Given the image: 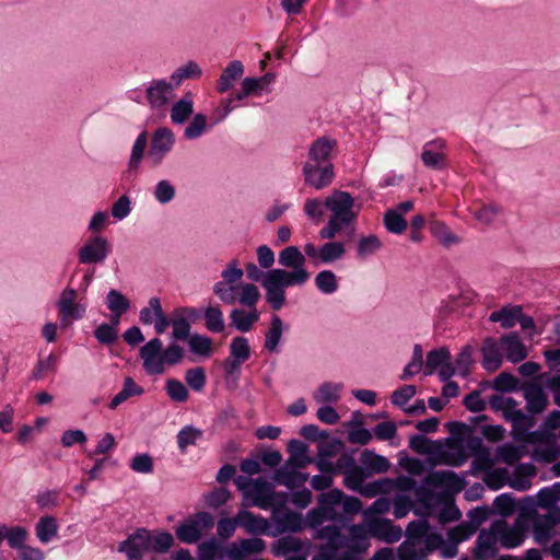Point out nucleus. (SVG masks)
Here are the masks:
<instances>
[{
    "label": "nucleus",
    "instance_id": "1",
    "mask_svg": "<svg viewBox=\"0 0 560 560\" xmlns=\"http://www.w3.org/2000/svg\"><path fill=\"white\" fill-rule=\"evenodd\" d=\"M174 545V537L166 530L137 528L119 542L118 552L126 555L127 560H142L144 552L166 553Z\"/></svg>",
    "mask_w": 560,
    "mask_h": 560
},
{
    "label": "nucleus",
    "instance_id": "2",
    "mask_svg": "<svg viewBox=\"0 0 560 560\" xmlns=\"http://www.w3.org/2000/svg\"><path fill=\"white\" fill-rule=\"evenodd\" d=\"M293 278L283 268L269 269L266 272L261 287L266 291L265 298L272 311L278 312L284 306L287 288L299 285Z\"/></svg>",
    "mask_w": 560,
    "mask_h": 560
},
{
    "label": "nucleus",
    "instance_id": "3",
    "mask_svg": "<svg viewBox=\"0 0 560 560\" xmlns=\"http://www.w3.org/2000/svg\"><path fill=\"white\" fill-rule=\"evenodd\" d=\"M342 495V490L331 489L317 497L318 506L307 513V522L312 528H319L324 522L331 521L345 525V520L337 516L338 500Z\"/></svg>",
    "mask_w": 560,
    "mask_h": 560
},
{
    "label": "nucleus",
    "instance_id": "4",
    "mask_svg": "<svg viewBox=\"0 0 560 560\" xmlns=\"http://www.w3.org/2000/svg\"><path fill=\"white\" fill-rule=\"evenodd\" d=\"M237 265V259H233L221 272L223 280L215 282L213 285V293L221 302L228 305H232L236 302L237 287L235 283L238 282L244 275V270Z\"/></svg>",
    "mask_w": 560,
    "mask_h": 560
},
{
    "label": "nucleus",
    "instance_id": "5",
    "mask_svg": "<svg viewBox=\"0 0 560 560\" xmlns=\"http://www.w3.org/2000/svg\"><path fill=\"white\" fill-rule=\"evenodd\" d=\"M305 256L298 246H288L279 253V265L291 268L290 271L287 270V273L293 276V281L299 285H303L310 278V272L305 269Z\"/></svg>",
    "mask_w": 560,
    "mask_h": 560
},
{
    "label": "nucleus",
    "instance_id": "6",
    "mask_svg": "<svg viewBox=\"0 0 560 560\" xmlns=\"http://www.w3.org/2000/svg\"><path fill=\"white\" fill-rule=\"evenodd\" d=\"M175 144L174 132L167 127H159L152 135L148 159L153 166L160 165Z\"/></svg>",
    "mask_w": 560,
    "mask_h": 560
},
{
    "label": "nucleus",
    "instance_id": "7",
    "mask_svg": "<svg viewBox=\"0 0 560 560\" xmlns=\"http://www.w3.org/2000/svg\"><path fill=\"white\" fill-rule=\"evenodd\" d=\"M325 206L332 212L331 215L343 224L351 223L355 218V213L352 211L354 199L347 191L335 190L326 198Z\"/></svg>",
    "mask_w": 560,
    "mask_h": 560
},
{
    "label": "nucleus",
    "instance_id": "8",
    "mask_svg": "<svg viewBox=\"0 0 560 560\" xmlns=\"http://www.w3.org/2000/svg\"><path fill=\"white\" fill-rule=\"evenodd\" d=\"M110 253V245L106 237L96 235L90 238L78 252L81 264H102Z\"/></svg>",
    "mask_w": 560,
    "mask_h": 560
},
{
    "label": "nucleus",
    "instance_id": "9",
    "mask_svg": "<svg viewBox=\"0 0 560 560\" xmlns=\"http://www.w3.org/2000/svg\"><path fill=\"white\" fill-rule=\"evenodd\" d=\"M163 348L159 338H153L140 349V358L143 360V369L149 375H160L164 373L165 366H162L159 353Z\"/></svg>",
    "mask_w": 560,
    "mask_h": 560
},
{
    "label": "nucleus",
    "instance_id": "10",
    "mask_svg": "<svg viewBox=\"0 0 560 560\" xmlns=\"http://www.w3.org/2000/svg\"><path fill=\"white\" fill-rule=\"evenodd\" d=\"M305 184L322 189L331 184L334 179V165L304 164L302 168Z\"/></svg>",
    "mask_w": 560,
    "mask_h": 560
},
{
    "label": "nucleus",
    "instance_id": "11",
    "mask_svg": "<svg viewBox=\"0 0 560 560\" xmlns=\"http://www.w3.org/2000/svg\"><path fill=\"white\" fill-rule=\"evenodd\" d=\"M337 141L330 139L329 137H319L315 141L312 142L308 149V159L310 162L305 164H317V165H327L332 164L331 162V153L334 148L336 147Z\"/></svg>",
    "mask_w": 560,
    "mask_h": 560
},
{
    "label": "nucleus",
    "instance_id": "12",
    "mask_svg": "<svg viewBox=\"0 0 560 560\" xmlns=\"http://www.w3.org/2000/svg\"><path fill=\"white\" fill-rule=\"evenodd\" d=\"M77 291L72 288H66L57 302V306L61 316V322L68 319H80L83 317L84 308L75 303Z\"/></svg>",
    "mask_w": 560,
    "mask_h": 560
},
{
    "label": "nucleus",
    "instance_id": "13",
    "mask_svg": "<svg viewBox=\"0 0 560 560\" xmlns=\"http://www.w3.org/2000/svg\"><path fill=\"white\" fill-rule=\"evenodd\" d=\"M359 460L369 478L376 474H385L390 467V463L385 456L369 448L362 451Z\"/></svg>",
    "mask_w": 560,
    "mask_h": 560
},
{
    "label": "nucleus",
    "instance_id": "14",
    "mask_svg": "<svg viewBox=\"0 0 560 560\" xmlns=\"http://www.w3.org/2000/svg\"><path fill=\"white\" fill-rule=\"evenodd\" d=\"M527 411L530 415L542 412L548 406V398L538 383H529L523 388Z\"/></svg>",
    "mask_w": 560,
    "mask_h": 560
},
{
    "label": "nucleus",
    "instance_id": "15",
    "mask_svg": "<svg viewBox=\"0 0 560 560\" xmlns=\"http://www.w3.org/2000/svg\"><path fill=\"white\" fill-rule=\"evenodd\" d=\"M273 520H275L277 529L280 533H287V532L296 533L303 528L302 515L299 512L290 511L287 508L275 509L273 510Z\"/></svg>",
    "mask_w": 560,
    "mask_h": 560
},
{
    "label": "nucleus",
    "instance_id": "16",
    "mask_svg": "<svg viewBox=\"0 0 560 560\" xmlns=\"http://www.w3.org/2000/svg\"><path fill=\"white\" fill-rule=\"evenodd\" d=\"M370 533L372 536L384 540L387 544H393L401 538L402 530L399 526L394 525L387 518L375 520L370 524Z\"/></svg>",
    "mask_w": 560,
    "mask_h": 560
},
{
    "label": "nucleus",
    "instance_id": "17",
    "mask_svg": "<svg viewBox=\"0 0 560 560\" xmlns=\"http://www.w3.org/2000/svg\"><path fill=\"white\" fill-rule=\"evenodd\" d=\"M497 535L498 534L494 530L491 532L482 529L479 533L474 550V557L476 560H487L497 555Z\"/></svg>",
    "mask_w": 560,
    "mask_h": 560
},
{
    "label": "nucleus",
    "instance_id": "18",
    "mask_svg": "<svg viewBox=\"0 0 560 560\" xmlns=\"http://www.w3.org/2000/svg\"><path fill=\"white\" fill-rule=\"evenodd\" d=\"M428 481L435 487H445L454 492L462 491L466 485L465 479L452 470L433 471Z\"/></svg>",
    "mask_w": 560,
    "mask_h": 560
},
{
    "label": "nucleus",
    "instance_id": "19",
    "mask_svg": "<svg viewBox=\"0 0 560 560\" xmlns=\"http://www.w3.org/2000/svg\"><path fill=\"white\" fill-rule=\"evenodd\" d=\"M289 458L285 460L294 465L299 469L305 468L308 464L314 462V458L308 456V446L306 443L292 439L288 443Z\"/></svg>",
    "mask_w": 560,
    "mask_h": 560
},
{
    "label": "nucleus",
    "instance_id": "20",
    "mask_svg": "<svg viewBox=\"0 0 560 560\" xmlns=\"http://www.w3.org/2000/svg\"><path fill=\"white\" fill-rule=\"evenodd\" d=\"M283 331L284 324L281 317L277 314H272L269 328L265 334L264 348L271 353H278Z\"/></svg>",
    "mask_w": 560,
    "mask_h": 560
},
{
    "label": "nucleus",
    "instance_id": "21",
    "mask_svg": "<svg viewBox=\"0 0 560 560\" xmlns=\"http://www.w3.org/2000/svg\"><path fill=\"white\" fill-rule=\"evenodd\" d=\"M237 523L249 534H265L269 528V523L266 518L255 515L249 511H240L237 514Z\"/></svg>",
    "mask_w": 560,
    "mask_h": 560
},
{
    "label": "nucleus",
    "instance_id": "22",
    "mask_svg": "<svg viewBox=\"0 0 560 560\" xmlns=\"http://www.w3.org/2000/svg\"><path fill=\"white\" fill-rule=\"evenodd\" d=\"M482 366L488 372H494L502 365V355L497 341L493 338H487L481 348Z\"/></svg>",
    "mask_w": 560,
    "mask_h": 560
},
{
    "label": "nucleus",
    "instance_id": "23",
    "mask_svg": "<svg viewBox=\"0 0 560 560\" xmlns=\"http://www.w3.org/2000/svg\"><path fill=\"white\" fill-rule=\"evenodd\" d=\"M501 342L505 346V355L510 362L518 363L527 357L526 347L516 332L502 336Z\"/></svg>",
    "mask_w": 560,
    "mask_h": 560
},
{
    "label": "nucleus",
    "instance_id": "24",
    "mask_svg": "<svg viewBox=\"0 0 560 560\" xmlns=\"http://www.w3.org/2000/svg\"><path fill=\"white\" fill-rule=\"evenodd\" d=\"M492 528L500 535L501 544L508 549L515 548L523 542V533L520 528L508 527L504 521H497L493 523Z\"/></svg>",
    "mask_w": 560,
    "mask_h": 560
},
{
    "label": "nucleus",
    "instance_id": "25",
    "mask_svg": "<svg viewBox=\"0 0 560 560\" xmlns=\"http://www.w3.org/2000/svg\"><path fill=\"white\" fill-rule=\"evenodd\" d=\"M174 83L166 80H154L147 90V98L152 106H162L168 100Z\"/></svg>",
    "mask_w": 560,
    "mask_h": 560
},
{
    "label": "nucleus",
    "instance_id": "26",
    "mask_svg": "<svg viewBox=\"0 0 560 560\" xmlns=\"http://www.w3.org/2000/svg\"><path fill=\"white\" fill-rule=\"evenodd\" d=\"M244 73V66L240 60L231 61L222 71L218 81L217 90L219 93H225L234 86V81Z\"/></svg>",
    "mask_w": 560,
    "mask_h": 560
},
{
    "label": "nucleus",
    "instance_id": "27",
    "mask_svg": "<svg viewBox=\"0 0 560 560\" xmlns=\"http://www.w3.org/2000/svg\"><path fill=\"white\" fill-rule=\"evenodd\" d=\"M58 522L52 515L40 516L35 525V534L42 544L50 542L58 534Z\"/></svg>",
    "mask_w": 560,
    "mask_h": 560
},
{
    "label": "nucleus",
    "instance_id": "28",
    "mask_svg": "<svg viewBox=\"0 0 560 560\" xmlns=\"http://www.w3.org/2000/svg\"><path fill=\"white\" fill-rule=\"evenodd\" d=\"M361 510V500L353 495H347L342 491V495L338 500L337 516H340L341 520H345V525H348L352 517L359 514Z\"/></svg>",
    "mask_w": 560,
    "mask_h": 560
},
{
    "label": "nucleus",
    "instance_id": "29",
    "mask_svg": "<svg viewBox=\"0 0 560 560\" xmlns=\"http://www.w3.org/2000/svg\"><path fill=\"white\" fill-rule=\"evenodd\" d=\"M254 489L256 493L255 504L257 506L266 509L271 505L276 495L272 483L268 482L264 478H257L254 480Z\"/></svg>",
    "mask_w": 560,
    "mask_h": 560
},
{
    "label": "nucleus",
    "instance_id": "30",
    "mask_svg": "<svg viewBox=\"0 0 560 560\" xmlns=\"http://www.w3.org/2000/svg\"><path fill=\"white\" fill-rule=\"evenodd\" d=\"M533 415H526L523 410L513 407L511 411L505 415V420L512 422L513 430L521 435H526L528 429L534 425Z\"/></svg>",
    "mask_w": 560,
    "mask_h": 560
},
{
    "label": "nucleus",
    "instance_id": "31",
    "mask_svg": "<svg viewBox=\"0 0 560 560\" xmlns=\"http://www.w3.org/2000/svg\"><path fill=\"white\" fill-rule=\"evenodd\" d=\"M341 383L324 382L314 395L318 404H336L340 399Z\"/></svg>",
    "mask_w": 560,
    "mask_h": 560
},
{
    "label": "nucleus",
    "instance_id": "32",
    "mask_svg": "<svg viewBox=\"0 0 560 560\" xmlns=\"http://www.w3.org/2000/svg\"><path fill=\"white\" fill-rule=\"evenodd\" d=\"M144 393V389L137 385L131 376H127L124 381L122 389L114 396L109 402L110 409H116L120 404L126 401L132 396H140Z\"/></svg>",
    "mask_w": 560,
    "mask_h": 560
},
{
    "label": "nucleus",
    "instance_id": "33",
    "mask_svg": "<svg viewBox=\"0 0 560 560\" xmlns=\"http://www.w3.org/2000/svg\"><path fill=\"white\" fill-rule=\"evenodd\" d=\"M5 539L11 549L23 552L24 548H32V546L25 545L28 537V532L23 526H8L5 529Z\"/></svg>",
    "mask_w": 560,
    "mask_h": 560
},
{
    "label": "nucleus",
    "instance_id": "34",
    "mask_svg": "<svg viewBox=\"0 0 560 560\" xmlns=\"http://www.w3.org/2000/svg\"><path fill=\"white\" fill-rule=\"evenodd\" d=\"M206 328L213 334H220L225 329L224 317L219 306H208L203 311Z\"/></svg>",
    "mask_w": 560,
    "mask_h": 560
},
{
    "label": "nucleus",
    "instance_id": "35",
    "mask_svg": "<svg viewBox=\"0 0 560 560\" xmlns=\"http://www.w3.org/2000/svg\"><path fill=\"white\" fill-rule=\"evenodd\" d=\"M450 360L451 352L446 347L429 351L425 358L424 375H432L438 368H440L445 361Z\"/></svg>",
    "mask_w": 560,
    "mask_h": 560
},
{
    "label": "nucleus",
    "instance_id": "36",
    "mask_svg": "<svg viewBox=\"0 0 560 560\" xmlns=\"http://www.w3.org/2000/svg\"><path fill=\"white\" fill-rule=\"evenodd\" d=\"M202 74V69L199 65L189 60L184 66L177 68L171 75V81L175 86H178L184 80L187 79H198Z\"/></svg>",
    "mask_w": 560,
    "mask_h": 560
},
{
    "label": "nucleus",
    "instance_id": "37",
    "mask_svg": "<svg viewBox=\"0 0 560 560\" xmlns=\"http://www.w3.org/2000/svg\"><path fill=\"white\" fill-rule=\"evenodd\" d=\"M521 312V306L502 307L490 314L489 320L500 323L503 328H512L516 324V318Z\"/></svg>",
    "mask_w": 560,
    "mask_h": 560
},
{
    "label": "nucleus",
    "instance_id": "38",
    "mask_svg": "<svg viewBox=\"0 0 560 560\" xmlns=\"http://www.w3.org/2000/svg\"><path fill=\"white\" fill-rule=\"evenodd\" d=\"M194 112V103L189 97H183L173 104L171 108V120L174 124H183Z\"/></svg>",
    "mask_w": 560,
    "mask_h": 560
},
{
    "label": "nucleus",
    "instance_id": "39",
    "mask_svg": "<svg viewBox=\"0 0 560 560\" xmlns=\"http://www.w3.org/2000/svg\"><path fill=\"white\" fill-rule=\"evenodd\" d=\"M346 247L342 242H327L320 246L322 264H332L343 257Z\"/></svg>",
    "mask_w": 560,
    "mask_h": 560
},
{
    "label": "nucleus",
    "instance_id": "40",
    "mask_svg": "<svg viewBox=\"0 0 560 560\" xmlns=\"http://www.w3.org/2000/svg\"><path fill=\"white\" fill-rule=\"evenodd\" d=\"M148 144V132L142 131L135 140L132 148H131V154L128 162V167L130 170H138L143 156L144 151Z\"/></svg>",
    "mask_w": 560,
    "mask_h": 560
},
{
    "label": "nucleus",
    "instance_id": "41",
    "mask_svg": "<svg viewBox=\"0 0 560 560\" xmlns=\"http://www.w3.org/2000/svg\"><path fill=\"white\" fill-rule=\"evenodd\" d=\"M385 229L393 234H402L407 229V221L398 210L388 209L383 217Z\"/></svg>",
    "mask_w": 560,
    "mask_h": 560
},
{
    "label": "nucleus",
    "instance_id": "42",
    "mask_svg": "<svg viewBox=\"0 0 560 560\" xmlns=\"http://www.w3.org/2000/svg\"><path fill=\"white\" fill-rule=\"evenodd\" d=\"M203 433L200 429L192 425H185L177 433V444L180 453H186L188 446L196 445L197 441L202 438Z\"/></svg>",
    "mask_w": 560,
    "mask_h": 560
},
{
    "label": "nucleus",
    "instance_id": "43",
    "mask_svg": "<svg viewBox=\"0 0 560 560\" xmlns=\"http://www.w3.org/2000/svg\"><path fill=\"white\" fill-rule=\"evenodd\" d=\"M188 345L194 354L209 358L212 353V339L208 336L196 332L189 337Z\"/></svg>",
    "mask_w": 560,
    "mask_h": 560
},
{
    "label": "nucleus",
    "instance_id": "44",
    "mask_svg": "<svg viewBox=\"0 0 560 560\" xmlns=\"http://www.w3.org/2000/svg\"><path fill=\"white\" fill-rule=\"evenodd\" d=\"M432 145L435 148H443L444 142L442 140H433L425 144L423 152L421 153V160L427 167L433 170H441L443 167V154L428 150L427 147Z\"/></svg>",
    "mask_w": 560,
    "mask_h": 560
},
{
    "label": "nucleus",
    "instance_id": "45",
    "mask_svg": "<svg viewBox=\"0 0 560 560\" xmlns=\"http://www.w3.org/2000/svg\"><path fill=\"white\" fill-rule=\"evenodd\" d=\"M315 285L324 294H332L338 289L337 277L331 270H322L315 277Z\"/></svg>",
    "mask_w": 560,
    "mask_h": 560
},
{
    "label": "nucleus",
    "instance_id": "46",
    "mask_svg": "<svg viewBox=\"0 0 560 560\" xmlns=\"http://www.w3.org/2000/svg\"><path fill=\"white\" fill-rule=\"evenodd\" d=\"M230 357L237 361L245 362L250 357V347L248 339L243 336H236L230 345Z\"/></svg>",
    "mask_w": 560,
    "mask_h": 560
},
{
    "label": "nucleus",
    "instance_id": "47",
    "mask_svg": "<svg viewBox=\"0 0 560 560\" xmlns=\"http://www.w3.org/2000/svg\"><path fill=\"white\" fill-rule=\"evenodd\" d=\"M394 489V479L382 478L364 486L362 495L366 498H374L377 494L389 493Z\"/></svg>",
    "mask_w": 560,
    "mask_h": 560
},
{
    "label": "nucleus",
    "instance_id": "48",
    "mask_svg": "<svg viewBox=\"0 0 560 560\" xmlns=\"http://www.w3.org/2000/svg\"><path fill=\"white\" fill-rule=\"evenodd\" d=\"M165 392L175 402H185L189 397L187 387L176 378H170L165 383Z\"/></svg>",
    "mask_w": 560,
    "mask_h": 560
},
{
    "label": "nucleus",
    "instance_id": "49",
    "mask_svg": "<svg viewBox=\"0 0 560 560\" xmlns=\"http://www.w3.org/2000/svg\"><path fill=\"white\" fill-rule=\"evenodd\" d=\"M149 304L151 308L154 312L155 320H154V328L155 331L161 335L165 331V329L172 325V320H170L166 315L164 314V311L161 305V301L158 296H152L149 300Z\"/></svg>",
    "mask_w": 560,
    "mask_h": 560
},
{
    "label": "nucleus",
    "instance_id": "50",
    "mask_svg": "<svg viewBox=\"0 0 560 560\" xmlns=\"http://www.w3.org/2000/svg\"><path fill=\"white\" fill-rule=\"evenodd\" d=\"M35 502L37 506L42 510H52L57 508L60 503V490L50 489L38 492L35 495Z\"/></svg>",
    "mask_w": 560,
    "mask_h": 560
},
{
    "label": "nucleus",
    "instance_id": "51",
    "mask_svg": "<svg viewBox=\"0 0 560 560\" xmlns=\"http://www.w3.org/2000/svg\"><path fill=\"white\" fill-rule=\"evenodd\" d=\"M343 476H345L343 485L348 489H350L352 491H357L362 494V489L364 488L363 480L369 477L364 472V470L361 468V466L345 472Z\"/></svg>",
    "mask_w": 560,
    "mask_h": 560
},
{
    "label": "nucleus",
    "instance_id": "52",
    "mask_svg": "<svg viewBox=\"0 0 560 560\" xmlns=\"http://www.w3.org/2000/svg\"><path fill=\"white\" fill-rule=\"evenodd\" d=\"M57 369V357L50 353L45 359H39L30 375L31 381H39L46 373L55 372Z\"/></svg>",
    "mask_w": 560,
    "mask_h": 560
},
{
    "label": "nucleus",
    "instance_id": "53",
    "mask_svg": "<svg viewBox=\"0 0 560 560\" xmlns=\"http://www.w3.org/2000/svg\"><path fill=\"white\" fill-rule=\"evenodd\" d=\"M177 538L185 544H194L201 537L200 528L192 521L180 524L176 528Z\"/></svg>",
    "mask_w": 560,
    "mask_h": 560
},
{
    "label": "nucleus",
    "instance_id": "54",
    "mask_svg": "<svg viewBox=\"0 0 560 560\" xmlns=\"http://www.w3.org/2000/svg\"><path fill=\"white\" fill-rule=\"evenodd\" d=\"M381 247L382 243L380 238L374 234H370L359 240L357 252L361 258H365L375 254Z\"/></svg>",
    "mask_w": 560,
    "mask_h": 560
},
{
    "label": "nucleus",
    "instance_id": "55",
    "mask_svg": "<svg viewBox=\"0 0 560 560\" xmlns=\"http://www.w3.org/2000/svg\"><path fill=\"white\" fill-rule=\"evenodd\" d=\"M106 305L110 312L126 313L130 307V302L120 291L112 289L107 293Z\"/></svg>",
    "mask_w": 560,
    "mask_h": 560
},
{
    "label": "nucleus",
    "instance_id": "56",
    "mask_svg": "<svg viewBox=\"0 0 560 560\" xmlns=\"http://www.w3.org/2000/svg\"><path fill=\"white\" fill-rule=\"evenodd\" d=\"M294 469L299 468L288 462H284V464L275 471L272 476L273 481L277 485L285 486L290 490L294 489Z\"/></svg>",
    "mask_w": 560,
    "mask_h": 560
},
{
    "label": "nucleus",
    "instance_id": "57",
    "mask_svg": "<svg viewBox=\"0 0 560 560\" xmlns=\"http://www.w3.org/2000/svg\"><path fill=\"white\" fill-rule=\"evenodd\" d=\"M185 381L195 392H201L206 386V372L201 366L188 369L185 373Z\"/></svg>",
    "mask_w": 560,
    "mask_h": 560
},
{
    "label": "nucleus",
    "instance_id": "58",
    "mask_svg": "<svg viewBox=\"0 0 560 560\" xmlns=\"http://www.w3.org/2000/svg\"><path fill=\"white\" fill-rule=\"evenodd\" d=\"M207 128V117L203 114H196L190 124L185 128L184 136L188 140L199 138Z\"/></svg>",
    "mask_w": 560,
    "mask_h": 560
},
{
    "label": "nucleus",
    "instance_id": "59",
    "mask_svg": "<svg viewBox=\"0 0 560 560\" xmlns=\"http://www.w3.org/2000/svg\"><path fill=\"white\" fill-rule=\"evenodd\" d=\"M370 544L368 541V537L365 534L358 528L357 526H353L351 528V540L347 547L348 550H351L354 552V555H359L362 552H365L369 548Z\"/></svg>",
    "mask_w": 560,
    "mask_h": 560
},
{
    "label": "nucleus",
    "instance_id": "60",
    "mask_svg": "<svg viewBox=\"0 0 560 560\" xmlns=\"http://www.w3.org/2000/svg\"><path fill=\"white\" fill-rule=\"evenodd\" d=\"M96 340L105 346H110L118 339V330L107 323H102L94 330Z\"/></svg>",
    "mask_w": 560,
    "mask_h": 560
},
{
    "label": "nucleus",
    "instance_id": "61",
    "mask_svg": "<svg viewBox=\"0 0 560 560\" xmlns=\"http://www.w3.org/2000/svg\"><path fill=\"white\" fill-rule=\"evenodd\" d=\"M417 388L415 385H404L394 390L390 396V402L399 408H405V405L416 395Z\"/></svg>",
    "mask_w": 560,
    "mask_h": 560
},
{
    "label": "nucleus",
    "instance_id": "62",
    "mask_svg": "<svg viewBox=\"0 0 560 560\" xmlns=\"http://www.w3.org/2000/svg\"><path fill=\"white\" fill-rule=\"evenodd\" d=\"M430 230L432 234L438 237L441 243L445 246H450L453 243H456L458 241L457 236L452 233L448 228L439 221L431 222L430 223Z\"/></svg>",
    "mask_w": 560,
    "mask_h": 560
},
{
    "label": "nucleus",
    "instance_id": "63",
    "mask_svg": "<svg viewBox=\"0 0 560 560\" xmlns=\"http://www.w3.org/2000/svg\"><path fill=\"white\" fill-rule=\"evenodd\" d=\"M497 452L499 459L509 465H512L515 462L520 460L523 456L521 447L513 445L511 443H505L499 446Z\"/></svg>",
    "mask_w": 560,
    "mask_h": 560
},
{
    "label": "nucleus",
    "instance_id": "64",
    "mask_svg": "<svg viewBox=\"0 0 560 560\" xmlns=\"http://www.w3.org/2000/svg\"><path fill=\"white\" fill-rule=\"evenodd\" d=\"M493 506L501 516H510L516 509L515 500L509 493L499 494L493 501Z\"/></svg>",
    "mask_w": 560,
    "mask_h": 560
}]
</instances>
